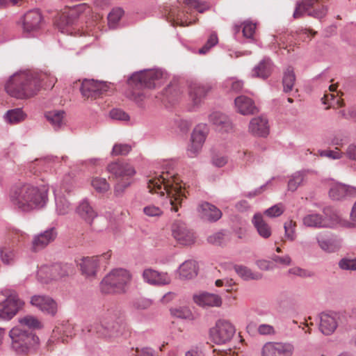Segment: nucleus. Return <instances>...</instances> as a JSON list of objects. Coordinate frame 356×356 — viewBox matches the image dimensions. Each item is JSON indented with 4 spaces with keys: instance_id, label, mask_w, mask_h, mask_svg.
I'll list each match as a JSON object with an SVG mask.
<instances>
[{
    "instance_id": "obj_1",
    "label": "nucleus",
    "mask_w": 356,
    "mask_h": 356,
    "mask_svg": "<svg viewBox=\"0 0 356 356\" xmlns=\"http://www.w3.org/2000/svg\"><path fill=\"white\" fill-rule=\"evenodd\" d=\"M46 76L44 74L31 72L16 73L10 77L5 89L8 95L15 98H30L39 91Z\"/></svg>"
},
{
    "instance_id": "obj_2",
    "label": "nucleus",
    "mask_w": 356,
    "mask_h": 356,
    "mask_svg": "<svg viewBox=\"0 0 356 356\" xmlns=\"http://www.w3.org/2000/svg\"><path fill=\"white\" fill-rule=\"evenodd\" d=\"M10 202L22 211L43 207L47 200V191H40L38 187L29 184L11 188L9 193Z\"/></svg>"
},
{
    "instance_id": "obj_3",
    "label": "nucleus",
    "mask_w": 356,
    "mask_h": 356,
    "mask_svg": "<svg viewBox=\"0 0 356 356\" xmlns=\"http://www.w3.org/2000/svg\"><path fill=\"white\" fill-rule=\"evenodd\" d=\"M164 175L163 173L159 177L149 179L147 187L151 193H159L161 196L166 193L169 200L170 211L177 212L179 210V207H181L183 200L186 198L185 189L182 188L175 178L170 177L169 179L168 173H166V177Z\"/></svg>"
},
{
    "instance_id": "obj_4",
    "label": "nucleus",
    "mask_w": 356,
    "mask_h": 356,
    "mask_svg": "<svg viewBox=\"0 0 356 356\" xmlns=\"http://www.w3.org/2000/svg\"><path fill=\"white\" fill-rule=\"evenodd\" d=\"M9 337L10 348L17 355L31 354L39 348L40 339L33 331L15 327L10 330Z\"/></svg>"
},
{
    "instance_id": "obj_5",
    "label": "nucleus",
    "mask_w": 356,
    "mask_h": 356,
    "mask_svg": "<svg viewBox=\"0 0 356 356\" xmlns=\"http://www.w3.org/2000/svg\"><path fill=\"white\" fill-rule=\"evenodd\" d=\"M107 170L117 179L114 195L122 197L132 183V177L136 174L134 168L127 163L113 162L108 165Z\"/></svg>"
},
{
    "instance_id": "obj_6",
    "label": "nucleus",
    "mask_w": 356,
    "mask_h": 356,
    "mask_svg": "<svg viewBox=\"0 0 356 356\" xmlns=\"http://www.w3.org/2000/svg\"><path fill=\"white\" fill-rule=\"evenodd\" d=\"M131 280V275L127 270L115 269L103 279L100 289L104 293H124Z\"/></svg>"
},
{
    "instance_id": "obj_7",
    "label": "nucleus",
    "mask_w": 356,
    "mask_h": 356,
    "mask_svg": "<svg viewBox=\"0 0 356 356\" xmlns=\"http://www.w3.org/2000/svg\"><path fill=\"white\" fill-rule=\"evenodd\" d=\"M164 73L159 69L143 70L134 72L129 78L128 84L134 88H154L161 83Z\"/></svg>"
},
{
    "instance_id": "obj_8",
    "label": "nucleus",
    "mask_w": 356,
    "mask_h": 356,
    "mask_svg": "<svg viewBox=\"0 0 356 356\" xmlns=\"http://www.w3.org/2000/svg\"><path fill=\"white\" fill-rule=\"evenodd\" d=\"M323 214L312 212L302 218V224L307 227L331 228L339 220L338 216L330 208H324Z\"/></svg>"
},
{
    "instance_id": "obj_9",
    "label": "nucleus",
    "mask_w": 356,
    "mask_h": 356,
    "mask_svg": "<svg viewBox=\"0 0 356 356\" xmlns=\"http://www.w3.org/2000/svg\"><path fill=\"white\" fill-rule=\"evenodd\" d=\"M3 294L6 298L0 303V318L10 320L22 309L24 302L14 290L6 289Z\"/></svg>"
},
{
    "instance_id": "obj_10",
    "label": "nucleus",
    "mask_w": 356,
    "mask_h": 356,
    "mask_svg": "<svg viewBox=\"0 0 356 356\" xmlns=\"http://www.w3.org/2000/svg\"><path fill=\"white\" fill-rule=\"evenodd\" d=\"M236 332L234 326L226 320H218L214 327L210 329L209 336L216 344H226L229 342Z\"/></svg>"
},
{
    "instance_id": "obj_11",
    "label": "nucleus",
    "mask_w": 356,
    "mask_h": 356,
    "mask_svg": "<svg viewBox=\"0 0 356 356\" xmlns=\"http://www.w3.org/2000/svg\"><path fill=\"white\" fill-rule=\"evenodd\" d=\"M72 273V265L55 264L51 266H42L38 272V277L41 282L47 283L50 280H56L68 276Z\"/></svg>"
},
{
    "instance_id": "obj_12",
    "label": "nucleus",
    "mask_w": 356,
    "mask_h": 356,
    "mask_svg": "<svg viewBox=\"0 0 356 356\" xmlns=\"http://www.w3.org/2000/svg\"><path fill=\"white\" fill-rule=\"evenodd\" d=\"M346 323V316L341 312H323L320 314L319 329L325 335L332 334L340 325Z\"/></svg>"
},
{
    "instance_id": "obj_13",
    "label": "nucleus",
    "mask_w": 356,
    "mask_h": 356,
    "mask_svg": "<svg viewBox=\"0 0 356 356\" xmlns=\"http://www.w3.org/2000/svg\"><path fill=\"white\" fill-rule=\"evenodd\" d=\"M318 1L319 0H303L302 2H298L293 13V17L295 19L302 17L303 13H307L308 16L317 19L323 18L327 13V8L322 6L321 8H316V6Z\"/></svg>"
},
{
    "instance_id": "obj_14",
    "label": "nucleus",
    "mask_w": 356,
    "mask_h": 356,
    "mask_svg": "<svg viewBox=\"0 0 356 356\" xmlns=\"http://www.w3.org/2000/svg\"><path fill=\"white\" fill-rule=\"evenodd\" d=\"M111 86V83L85 79L81 83L80 90L84 97L97 99L108 91Z\"/></svg>"
},
{
    "instance_id": "obj_15",
    "label": "nucleus",
    "mask_w": 356,
    "mask_h": 356,
    "mask_svg": "<svg viewBox=\"0 0 356 356\" xmlns=\"http://www.w3.org/2000/svg\"><path fill=\"white\" fill-rule=\"evenodd\" d=\"M75 335L74 325L67 322H63L56 326L52 331L51 335L47 341V346L49 348L58 343H67L68 339Z\"/></svg>"
},
{
    "instance_id": "obj_16",
    "label": "nucleus",
    "mask_w": 356,
    "mask_h": 356,
    "mask_svg": "<svg viewBox=\"0 0 356 356\" xmlns=\"http://www.w3.org/2000/svg\"><path fill=\"white\" fill-rule=\"evenodd\" d=\"M173 238L181 245H190L195 243L194 232L181 220H175L171 225Z\"/></svg>"
},
{
    "instance_id": "obj_17",
    "label": "nucleus",
    "mask_w": 356,
    "mask_h": 356,
    "mask_svg": "<svg viewBox=\"0 0 356 356\" xmlns=\"http://www.w3.org/2000/svg\"><path fill=\"white\" fill-rule=\"evenodd\" d=\"M32 306L38 308L43 314L54 317L58 311V303L47 295H34L31 298Z\"/></svg>"
},
{
    "instance_id": "obj_18",
    "label": "nucleus",
    "mask_w": 356,
    "mask_h": 356,
    "mask_svg": "<svg viewBox=\"0 0 356 356\" xmlns=\"http://www.w3.org/2000/svg\"><path fill=\"white\" fill-rule=\"evenodd\" d=\"M120 325L116 321L111 319L110 317H105L101 323H96L91 325L88 330L89 332H96L101 337H113L118 334L120 331Z\"/></svg>"
},
{
    "instance_id": "obj_19",
    "label": "nucleus",
    "mask_w": 356,
    "mask_h": 356,
    "mask_svg": "<svg viewBox=\"0 0 356 356\" xmlns=\"http://www.w3.org/2000/svg\"><path fill=\"white\" fill-rule=\"evenodd\" d=\"M293 351L290 343L267 342L261 348V356H292Z\"/></svg>"
},
{
    "instance_id": "obj_20",
    "label": "nucleus",
    "mask_w": 356,
    "mask_h": 356,
    "mask_svg": "<svg viewBox=\"0 0 356 356\" xmlns=\"http://www.w3.org/2000/svg\"><path fill=\"white\" fill-rule=\"evenodd\" d=\"M328 194L332 200H344L356 197V188L341 183H335L331 185Z\"/></svg>"
},
{
    "instance_id": "obj_21",
    "label": "nucleus",
    "mask_w": 356,
    "mask_h": 356,
    "mask_svg": "<svg viewBox=\"0 0 356 356\" xmlns=\"http://www.w3.org/2000/svg\"><path fill=\"white\" fill-rule=\"evenodd\" d=\"M58 232L55 227H51L47 230L35 235L32 240V250L38 252L46 248L56 238Z\"/></svg>"
},
{
    "instance_id": "obj_22",
    "label": "nucleus",
    "mask_w": 356,
    "mask_h": 356,
    "mask_svg": "<svg viewBox=\"0 0 356 356\" xmlns=\"http://www.w3.org/2000/svg\"><path fill=\"white\" fill-rule=\"evenodd\" d=\"M111 255V253L108 252L101 256L83 257L79 264L82 274L88 277H95L99 267V258L108 259Z\"/></svg>"
},
{
    "instance_id": "obj_23",
    "label": "nucleus",
    "mask_w": 356,
    "mask_h": 356,
    "mask_svg": "<svg viewBox=\"0 0 356 356\" xmlns=\"http://www.w3.org/2000/svg\"><path fill=\"white\" fill-rule=\"evenodd\" d=\"M42 23V16L38 9L28 11L23 17V29L27 33L39 30Z\"/></svg>"
},
{
    "instance_id": "obj_24",
    "label": "nucleus",
    "mask_w": 356,
    "mask_h": 356,
    "mask_svg": "<svg viewBox=\"0 0 356 356\" xmlns=\"http://www.w3.org/2000/svg\"><path fill=\"white\" fill-rule=\"evenodd\" d=\"M207 134V124H200L196 126L191 135V145L188 151L195 154L201 149Z\"/></svg>"
},
{
    "instance_id": "obj_25",
    "label": "nucleus",
    "mask_w": 356,
    "mask_h": 356,
    "mask_svg": "<svg viewBox=\"0 0 356 356\" xmlns=\"http://www.w3.org/2000/svg\"><path fill=\"white\" fill-rule=\"evenodd\" d=\"M234 105L236 111L243 115H254L259 112L254 102L247 96L237 97L234 100Z\"/></svg>"
},
{
    "instance_id": "obj_26",
    "label": "nucleus",
    "mask_w": 356,
    "mask_h": 356,
    "mask_svg": "<svg viewBox=\"0 0 356 356\" xmlns=\"http://www.w3.org/2000/svg\"><path fill=\"white\" fill-rule=\"evenodd\" d=\"M248 131L255 136L266 137L269 134L268 120L263 116L253 118L249 123Z\"/></svg>"
},
{
    "instance_id": "obj_27",
    "label": "nucleus",
    "mask_w": 356,
    "mask_h": 356,
    "mask_svg": "<svg viewBox=\"0 0 356 356\" xmlns=\"http://www.w3.org/2000/svg\"><path fill=\"white\" fill-rule=\"evenodd\" d=\"M201 218L209 222H216L222 217L221 211L215 205L204 202L198 207Z\"/></svg>"
},
{
    "instance_id": "obj_28",
    "label": "nucleus",
    "mask_w": 356,
    "mask_h": 356,
    "mask_svg": "<svg viewBox=\"0 0 356 356\" xmlns=\"http://www.w3.org/2000/svg\"><path fill=\"white\" fill-rule=\"evenodd\" d=\"M144 280L153 285H165L170 282V277L166 273H159L151 268L145 269L143 273Z\"/></svg>"
},
{
    "instance_id": "obj_29",
    "label": "nucleus",
    "mask_w": 356,
    "mask_h": 356,
    "mask_svg": "<svg viewBox=\"0 0 356 356\" xmlns=\"http://www.w3.org/2000/svg\"><path fill=\"white\" fill-rule=\"evenodd\" d=\"M209 121L221 131L229 132L233 129V124L229 118L220 112L212 113L209 115Z\"/></svg>"
},
{
    "instance_id": "obj_30",
    "label": "nucleus",
    "mask_w": 356,
    "mask_h": 356,
    "mask_svg": "<svg viewBox=\"0 0 356 356\" xmlns=\"http://www.w3.org/2000/svg\"><path fill=\"white\" fill-rule=\"evenodd\" d=\"M210 89L211 86L208 84L204 85L197 82L192 83L189 87L190 97L195 104H198L207 95Z\"/></svg>"
},
{
    "instance_id": "obj_31",
    "label": "nucleus",
    "mask_w": 356,
    "mask_h": 356,
    "mask_svg": "<svg viewBox=\"0 0 356 356\" xmlns=\"http://www.w3.org/2000/svg\"><path fill=\"white\" fill-rule=\"evenodd\" d=\"M195 302L202 307H220L222 305L221 298L213 293H203L193 296Z\"/></svg>"
},
{
    "instance_id": "obj_32",
    "label": "nucleus",
    "mask_w": 356,
    "mask_h": 356,
    "mask_svg": "<svg viewBox=\"0 0 356 356\" xmlns=\"http://www.w3.org/2000/svg\"><path fill=\"white\" fill-rule=\"evenodd\" d=\"M81 12L80 7H74L60 15L57 23L62 32L64 31L65 26H72L74 24L79 18Z\"/></svg>"
},
{
    "instance_id": "obj_33",
    "label": "nucleus",
    "mask_w": 356,
    "mask_h": 356,
    "mask_svg": "<svg viewBox=\"0 0 356 356\" xmlns=\"http://www.w3.org/2000/svg\"><path fill=\"white\" fill-rule=\"evenodd\" d=\"M273 68V65L271 60L268 58H264L253 68L252 76L266 79L271 74Z\"/></svg>"
},
{
    "instance_id": "obj_34",
    "label": "nucleus",
    "mask_w": 356,
    "mask_h": 356,
    "mask_svg": "<svg viewBox=\"0 0 356 356\" xmlns=\"http://www.w3.org/2000/svg\"><path fill=\"white\" fill-rule=\"evenodd\" d=\"M76 213L86 222L91 224L97 213L87 200H83L76 207Z\"/></svg>"
},
{
    "instance_id": "obj_35",
    "label": "nucleus",
    "mask_w": 356,
    "mask_h": 356,
    "mask_svg": "<svg viewBox=\"0 0 356 356\" xmlns=\"http://www.w3.org/2000/svg\"><path fill=\"white\" fill-rule=\"evenodd\" d=\"M198 271L195 261L188 260L184 262L179 269V276L183 280H190L197 276Z\"/></svg>"
},
{
    "instance_id": "obj_36",
    "label": "nucleus",
    "mask_w": 356,
    "mask_h": 356,
    "mask_svg": "<svg viewBox=\"0 0 356 356\" xmlns=\"http://www.w3.org/2000/svg\"><path fill=\"white\" fill-rule=\"evenodd\" d=\"M252 221L261 237L264 238H268L271 236V228L268 224L265 222L261 214H254Z\"/></svg>"
},
{
    "instance_id": "obj_37",
    "label": "nucleus",
    "mask_w": 356,
    "mask_h": 356,
    "mask_svg": "<svg viewBox=\"0 0 356 356\" xmlns=\"http://www.w3.org/2000/svg\"><path fill=\"white\" fill-rule=\"evenodd\" d=\"M65 114L63 111H51L45 113V118L54 129L58 130L65 124Z\"/></svg>"
},
{
    "instance_id": "obj_38",
    "label": "nucleus",
    "mask_w": 356,
    "mask_h": 356,
    "mask_svg": "<svg viewBox=\"0 0 356 356\" xmlns=\"http://www.w3.org/2000/svg\"><path fill=\"white\" fill-rule=\"evenodd\" d=\"M236 273L244 280H259L262 278L260 273H254L250 268L241 265L234 266Z\"/></svg>"
},
{
    "instance_id": "obj_39",
    "label": "nucleus",
    "mask_w": 356,
    "mask_h": 356,
    "mask_svg": "<svg viewBox=\"0 0 356 356\" xmlns=\"http://www.w3.org/2000/svg\"><path fill=\"white\" fill-rule=\"evenodd\" d=\"M296 81V75L292 67H288L284 72L282 84L283 91L286 93L293 90Z\"/></svg>"
},
{
    "instance_id": "obj_40",
    "label": "nucleus",
    "mask_w": 356,
    "mask_h": 356,
    "mask_svg": "<svg viewBox=\"0 0 356 356\" xmlns=\"http://www.w3.org/2000/svg\"><path fill=\"white\" fill-rule=\"evenodd\" d=\"M124 15V10L121 8H113L108 15V25L109 29H115Z\"/></svg>"
},
{
    "instance_id": "obj_41",
    "label": "nucleus",
    "mask_w": 356,
    "mask_h": 356,
    "mask_svg": "<svg viewBox=\"0 0 356 356\" xmlns=\"http://www.w3.org/2000/svg\"><path fill=\"white\" fill-rule=\"evenodd\" d=\"M316 240L320 248L327 252H334L340 248L339 244L333 239L321 238L317 236Z\"/></svg>"
},
{
    "instance_id": "obj_42",
    "label": "nucleus",
    "mask_w": 356,
    "mask_h": 356,
    "mask_svg": "<svg viewBox=\"0 0 356 356\" xmlns=\"http://www.w3.org/2000/svg\"><path fill=\"white\" fill-rule=\"evenodd\" d=\"M56 211L58 215H66L71 210L70 202L64 196H56Z\"/></svg>"
},
{
    "instance_id": "obj_43",
    "label": "nucleus",
    "mask_w": 356,
    "mask_h": 356,
    "mask_svg": "<svg viewBox=\"0 0 356 356\" xmlns=\"http://www.w3.org/2000/svg\"><path fill=\"white\" fill-rule=\"evenodd\" d=\"M305 175V172L303 171L295 172L288 182L289 190L295 191L303 183Z\"/></svg>"
},
{
    "instance_id": "obj_44",
    "label": "nucleus",
    "mask_w": 356,
    "mask_h": 356,
    "mask_svg": "<svg viewBox=\"0 0 356 356\" xmlns=\"http://www.w3.org/2000/svg\"><path fill=\"white\" fill-rule=\"evenodd\" d=\"M19 323L22 325H25L32 329H40L42 327V323L36 317L31 315H27L19 318Z\"/></svg>"
},
{
    "instance_id": "obj_45",
    "label": "nucleus",
    "mask_w": 356,
    "mask_h": 356,
    "mask_svg": "<svg viewBox=\"0 0 356 356\" xmlns=\"http://www.w3.org/2000/svg\"><path fill=\"white\" fill-rule=\"evenodd\" d=\"M6 119L10 123H18L25 118V114L21 108H15L8 111Z\"/></svg>"
},
{
    "instance_id": "obj_46",
    "label": "nucleus",
    "mask_w": 356,
    "mask_h": 356,
    "mask_svg": "<svg viewBox=\"0 0 356 356\" xmlns=\"http://www.w3.org/2000/svg\"><path fill=\"white\" fill-rule=\"evenodd\" d=\"M91 184L94 189L100 193H106L110 188L109 184L104 178L95 177L92 179Z\"/></svg>"
},
{
    "instance_id": "obj_47",
    "label": "nucleus",
    "mask_w": 356,
    "mask_h": 356,
    "mask_svg": "<svg viewBox=\"0 0 356 356\" xmlns=\"http://www.w3.org/2000/svg\"><path fill=\"white\" fill-rule=\"evenodd\" d=\"M339 267L343 270H356V258L343 257L338 263Z\"/></svg>"
},
{
    "instance_id": "obj_48",
    "label": "nucleus",
    "mask_w": 356,
    "mask_h": 356,
    "mask_svg": "<svg viewBox=\"0 0 356 356\" xmlns=\"http://www.w3.org/2000/svg\"><path fill=\"white\" fill-rule=\"evenodd\" d=\"M226 88L234 92H239L243 87V82L235 78H230L225 81Z\"/></svg>"
},
{
    "instance_id": "obj_49",
    "label": "nucleus",
    "mask_w": 356,
    "mask_h": 356,
    "mask_svg": "<svg viewBox=\"0 0 356 356\" xmlns=\"http://www.w3.org/2000/svg\"><path fill=\"white\" fill-rule=\"evenodd\" d=\"M170 313L174 316L179 318H188L191 316V310L186 307L172 308L170 309Z\"/></svg>"
},
{
    "instance_id": "obj_50",
    "label": "nucleus",
    "mask_w": 356,
    "mask_h": 356,
    "mask_svg": "<svg viewBox=\"0 0 356 356\" xmlns=\"http://www.w3.org/2000/svg\"><path fill=\"white\" fill-rule=\"evenodd\" d=\"M284 237L291 241H294L296 238L295 223L292 220H289L284 223Z\"/></svg>"
},
{
    "instance_id": "obj_51",
    "label": "nucleus",
    "mask_w": 356,
    "mask_h": 356,
    "mask_svg": "<svg viewBox=\"0 0 356 356\" xmlns=\"http://www.w3.org/2000/svg\"><path fill=\"white\" fill-rule=\"evenodd\" d=\"M218 39L216 33H211L206 44L199 49V53L200 54H204L207 53L211 47H214L218 43Z\"/></svg>"
},
{
    "instance_id": "obj_52",
    "label": "nucleus",
    "mask_w": 356,
    "mask_h": 356,
    "mask_svg": "<svg viewBox=\"0 0 356 356\" xmlns=\"http://www.w3.org/2000/svg\"><path fill=\"white\" fill-rule=\"evenodd\" d=\"M242 25L243 36L246 38H252L255 33L256 24L251 22L245 21Z\"/></svg>"
},
{
    "instance_id": "obj_53",
    "label": "nucleus",
    "mask_w": 356,
    "mask_h": 356,
    "mask_svg": "<svg viewBox=\"0 0 356 356\" xmlns=\"http://www.w3.org/2000/svg\"><path fill=\"white\" fill-rule=\"evenodd\" d=\"M131 149V147L127 144H115L112 149L113 156L127 155Z\"/></svg>"
},
{
    "instance_id": "obj_54",
    "label": "nucleus",
    "mask_w": 356,
    "mask_h": 356,
    "mask_svg": "<svg viewBox=\"0 0 356 356\" xmlns=\"http://www.w3.org/2000/svg\"><path fill=\"white\" fill-rule=\"evenodd\" d=\"M144 213L149 217H159L163 213L162 210L154 205L150 204L143 208Z\"/></svg>"
},
{
    "instance_id": "obj_55",
    "label": "nucleus",
    "mask_w": 356,
    "mask_h": 356,
    "mask_svg": "<svg viewBox=\"0 0 356 356\" xmlns=\"http://www.w3.org/2000/svg\"><path fill=\"white\" fill-rule=\"evenodd\" d=\"M290 274L299 276L300 277H311L314 276V273L306 269L301 268L300 267H293L289 270Z\"/></svg>"
},
{
    "instance_id": "obj_56",
    "label": "nucleus",
    "mask_w": 356,
    "mask_h": 356,
    "mask_svg": "<svg viewBox=\"0 0 356 356\" xmlns=\"http://www.w3.org/2000/svg\"><path fill=\"white\" fill-rule=\"evenodd\" d=\"M0 254L1 261L6 264H10L15 258V252L6 248L1 249Z\"/></svg>"
},
{
    "instance_id": "obj_57",
    "label": "nucleus",
    "mask_w": 356,
    "mask_h": 356,
    "mask_svg": "<svg viewBox=\"0 0 356 356\" xmlns=\"http://www.w3.org/2000/svg\"><path fill=\"white\" fill-rule=\"evenodd\" d=\"M110 117L117 120H129V115L121 109L114 108L110 111Z\"/></svg>"
},
{
    "instance_id": "obj_58",
    "label": "nucleus",
    "mask_w": 356,
    "mask_h": 356,
    "mask_svg": "<svg viewBox=\"0 0 356 356\" xmlns=\"http://www.w3.org/2000/svg\"><path fill=\"white\" fill-rule=\"evenodd\" d=\"M284 212V209L280 204H275L269 209H266L264 213L270 218L278 217Z\"/></svg>"
},
{
    "instance_id": "obj_59",
    "label": "nucleus",
    "mask_w": 356,
    "mask_h": 356,
    "mask_svg": "<svg viewBox=\"0 0 356 356\" xmlns=\"http://www.w3.org/2000/svg\"><path fill=\"white\" fill-rule=\"evenodd\" d=\"M227 157L222 154H216L211 158V163L218 168H222L227 163Z\"/></svg>"
},
{
    "instance_id": "obj_60",
    "label": "nucleus",
    "mask_w": 356,
    "mask_h": 356,
    "mask_svg": "<svg viewBox=\"0 0 356 356\" xmlns=\"http://www.w3.org/2000/svg\"><path fill=\"white\" fill-rule=\"evenodd\" d=\"M337 151L334 150H321L319 152L321 156L328 157L332 159H339L342 157V152H341L338 148H336Z\"/></svg>"
},
{
    "instance_id": "obj_61",
    "label": "nucleus",
    "mask_w": 356,
    "mask_h": 356,
    "mask_svg": "<svg viewBox=\"0 0 356 356\" xmlns=\"http://www.w3.org/2000/svg\"><path fill=\"white\" fill-rule=\"evenodd\" d=\"M257 331L261 335H273L275 333L273 326L268 324L259 325Z\"/></svg>"
},
{
    "instance_id": "obj_62",
    "label": "nucleus",
    "mask_w": 356,
    "mask_h": 356,
    "mask_svg": "<svg viewBox=\"0 0 356 356\" xmlns=\"http://www.w3.org/2000/svg\"><path fill=\"white\" fill-rule=\"evenodd\" d=\"M224 239V234L221 232H216L211 236H209L207 238V241L209 243L213 245H220Z\"/></svg>"
},
{
    "instance_id": "obj_63",
    "label": "nucleus",
    "mask_w": 356,
    "mask_h": 356,
    "mask_svg": "<svg viewBox=\"0 0 356 356\" xmlns=\"http://www.w3.org/2000/svg\"><path fill=\"white\" fill-rule=\"evenodd\" d=\"M271 259L275 263L283 266H289L291 262V257L289 255L279 256L277 254H273L271 257Z\"/></svg>"
},
{
    "instance_id": "obj_64",
    "label": "nucleus",
    "mask_w": 356,
    "mask_h": 356,
    "mask_svg": "<svg viewBox=\"0 0 356 356\" xmlns=\"http://www.w3.org/2000/svg\"><path fill=\"white\" fill-rule=\"evenodd\" d=\"M151 302L145 299H137L135 300L132 305L134 308L138 310H143L148 308L150 306Z\"/></svg>"
}]
</instances>
